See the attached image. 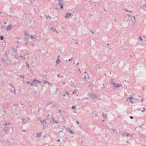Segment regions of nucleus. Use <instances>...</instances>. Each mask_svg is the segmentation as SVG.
<instances>
[{"mask_svg":"<svg viewBox=\"0 0 146 146\" xmlns=\"http://www.w3.org/2000/svg\"><path fill=\"white\" fill-rule=\"evenodd\" d=\"M27 84H29L30 83V82L28 81H27Z\"/></svg>","mask_w":146,"mask_h":146,"instance_id":"bf43d9fd","label":"nucleus"},{"mask_svg":"<svg viewBox=\"0 0 146 146\" xmlns=\"http://www.w3.org/2000/svg\"><path fill=\"white\" fill-rule=\"evenodd\" d=\"M57 141H58V142L60 141V139H58V140H57Z\"/></svg>","mask_w":146,"mask_h":146,"instance_id":"774afa93","label":"nucleus"},{"mask_svg":"<svg viewBox=\"0 0 146 146\" xmlns=\"http://www.w3.org/2000/svg\"><path fill=\"white\" fill-rule=\"evenodd\" d=\"M50 29L51 31L55 32L56 34H58V32L56 29V28L54 27H51L50 28Z\"/></svg>","mask_w":146,"mask_h":146,"instance_id":"39448f33","label":"nucleus"},{"mask_svg":"<svg viewBox=\"0 0 146 146\" xmlns=\"http://www.w3.org/2000/svg\"><path fill=\"white\" fill-rule=\"evenodd\" d=\"M10 124H11L10 123H5L3 125L5 126L3 129L5 132H6L8 131L9 130V127H8V125H10Z\"/></svg>","mask_w":146,"mask_h":146,"instance_id":"f257e3e1","label":"nucleus"},{"mask_svg":"<svg viewBox=\"0 0 146 146\" xmlns=\"http://www.w3.org/2000/svg\"><path fill=\"white\" fill-rule=\"evenodd\" d=\"M66 130L68 131H69L70 130V128H68L66 129Z\"/></svg>","mask_w":146,"mask_h":146,"instance_id":"c03bdc74","label":"nucleus"},{"mask_svg":"<svg viewBox=\"0 0 146 146\" xmlns=\"http://www.w3.org/2000/svg\"><path fill=\"white\" fill-rule=\"evenodd\" d=\"M113 86V88L114 89L115 88H118L121 87V84H115V85H114Z\"/></svg>","mask_w":146,"mask_h":146,"instance_id":"0eeeda50","label":"nucleus"},{"mask_svg":"<svg viewBox=\"0 0 146 146\" xmlns=\"http://www.w3.org/2000/svg\"><path fill=\"white\" fill-rule=\"evenodd\" d=\"M48 84L50 86H52V83H50V82H48Z\"/></svg>","mask_w":146,"mask_h":146,"instance_id":"37998d69","label":"nucleus"},{"mask_svg":"<svg viewBox=\"0 0 146 146\" xmlns=\"http://www.w3.org/2000/svg\"><path fill=\"white\" fill-rule=\"evenodd\" d=\"M139 39L142 42L143 40L141 36H139Z\"/></svg>","mask_w":146,"mask_h":146,"instance_id":"e433bc0d","label":"nucleus"},{"mask_svg":"<svg viewBox=\"0 0 146 146\" xmlns=\"http://www.w3.org/2000/svg\"><path fill=\"white\" fill-rule=\"evenodd\" d=\"M14 90H10V92L12 93H13L15 94H16V89L15 88V89H14Z\"/></svg>","mask_w":146,"mask_h":146,"instance_id":"f3484780","label":"nucleus"},{"mask_svg":"<svg viewBox=\"0 0 146 146\" xmlns=\"http://www.w3.org/2000/svg\"><path fill=\"white\" fill-rule=\"evenodd\" d=\"M21 59L22 60L25 59V56H21Z\"/></svg>","mask_w":146,"mask_h":146,"instance_id":"bb28decb","label":"nucleus"},{"mask_svg":"<svg viewBox=\"0 0 146 146\" xmlns=\"http://www.w3.org/2000/svg\"><path fill=\"white\" fill-rule=\"evenodd\" d=\"M48 18H49L50 19L51 18V17L50 16H46V19H47V20L48 19Z\"/></svg>","mask_w":146,"mask_h":146,"instance_id":"7c9ffc66","label":"nucleus"},{"mask_svg":"<svg viewBox=\"0 0 146 146\" xmlns=\"http://www.w3.org/2000/svg\"><path fill=\"white\" fill-rule=\"evenodd\" d=\"M79 63H76V65H79Z\"/></svg>","mask_w":146,"mask_h":146,"instance_id":"338daca9","label":"nucleus"},{"mask_svg":"<svg viewBox=\"0 0 146 146\" xmlns=\"http://www.w3.org/2000/svg\"><path fill=\"white\" fill-rule=\"evenodd\" d=\"M125 10L127 12H132V11L131 10V11H129L128 10H127V9H125Z\"/></svg>","mask_w":146,"mask_h":146,"instance_id":"c9c22d12","label":"nucleus"},{"mask_svg":"<svg viewBox=\"0 0 146 146\" xmlns=\"http://www.w3.org/2000/svg\"><path fill=\"white\" fill-rule=\"evenodd\" d=\"M43 83L44 84H45L48 83V82L47 81L44 80L43 81Z\"/></svg>","mask_w":146,"mask_h":146,"instance_id":"f704fd0d","label":"nucleus"},{"mask_svg":"<svg viewBox=\"0 0 146 146\" xmlns=\"http://www.w3.org/2000/svg\"><path fill=\"white\" fill-rule=\"evenodd\" d=\"M0 38L1 40H3L4 39V37L3 36H0Z\"/></svg>","mask_w":146,"mask_h":146,"instance_id":"393cba45","label":"nucleus"},{"mask_svg":"<svg viewBox=\"0 0 146 146\" xmlns=\"http://www.w3.org/2000/svg\"><path fill=\"white\" fill-rule=\"evenodd\" d=\"M125 136L132 137H133V135L129 133L126 132V134H125Z\"/></svg>","mask_w":146,"mask_h":146,"instance_id":"f8f14e48","label":"nucleus"},{"mask_svg":"<svg viewBox=\"0 0 146 146\" xmlns=\"http://www.w3.org/2000/svg\"><path fill=\"white\" fill-rule=\"evenodd\" d=\"M69 131L70 133L72 134H73L74 132L73 131H72L71 130H70Z\"/></svg>","mask_w":146,"mask_h":146,"instance_id":"c756f323","label":"nucleus"},{"mask_svg":"<svg viewBox=\"0 0 146 146\" xmlns=\"http://www.w3.org/2000/svg\"><path fill=\"white\" fill-rule=\"evenodd\" d=\"M36 81H37V80L36 79H34L32 82L31 84L30 85L31 86H36Z\"/></svg>","mask_w":146,"mask_h":146,"instance_id":"20e7f679","label":"nucleus"},{"mask_svg":"<svg viewBox=\"0 0 146 146\" xmlns=\"http://www.w3.org/2000/svg\"><path fill=\"white\" fill-rule=\"evenodd\" d=\"M58 111H59V113H62V111H61V110H58Z\"/></svg>","mask_w":146,"mask_h":146,"instance_id":"de8ad7c7","label":"nucleus"},{"mask_svg":"<svg viewBox=\"0 0 146 146\" xmlns=\"http://www.w3.org/2000/svg\"><path fill=\"white\" fill-rule=\"evenodd\" d=\"M25 76V75H20V76L22 78H23Z\"/></svg>","mask_w":146,"mask_h":146,"instance_id":"4c0bfd02","label":"nucleus"},{"mask_svg":"<svg viewBox=\"0 0 146 146\" xmlns=\"http://www.w3.org/2000/svg\"><path fill=\"white\" fill-rule=\"evenodd\" d=\"M6 63L7 64V65L8 66L9 65L10 62H6Z\"/></svg>","mask_w":146,"mask_h":146,"instance_id":"79ce46f5","label":"nucleus"},{"mask_svg":"<svg viewBox=\"0 0 146 146\" xmlns=\"http://www.w3.org/2000/svg\"><path fill=\"white\" fill-rule=\"evenodd\" d=\"M77 91H78L77 90H75L74 91L72 92V94H74L75 93H76L77 92Z\"/></svg>","mask_w":146,"mask_h":146,"instance_id":"cd10ccee","label":"nucleus"},{"mask_svg":"<svg viewBox=\"0 0 146 146\" xmlns=\"http://www.w3.org/2000/svg\"><path fill=\"white\" fill-rule=\"evenodd\" d=\"M25 34L26 36H27L28 37H29V35L27 33H25Z\"/></svg>","mask_w":146,"mask_h":146,"instance_id":"72a5a7b5","label":"nucleus"},{"mask_svg":"<svg viewBox=\"0 0 146 146\" xmlns=\"http://www.w3.org/2000/svg\"><path fill=\"white\" fill-rule=\"evenodd\" d=\"M3 112L5 113L6 112V110H4L3 111Z\"/></svg>","mask_w":146,"mask_h":146,"instance_id":"052dcab7","label":"nucleus"},{"mask_svg":"<svg viewBox=\"0 0 146 146\" xmlns=\"http://www.w3.org/2000/svg\"><path fill=\"white\" fill-rule=\"evenodd\" d=\"M76 123L78 124H79V122L78 121H76Z\"/></svg>","mask_w":146,"mask_h":146,"instance_id":"6e6d98bb","label":"nucleus"},{"mask_svg":"<svg viewBox=\"0 0 146 146\" xmlns=\"http://www.w3.org/2000/svg\"><path fill=\"white\" fill-rule=\"evenodd\" d=\"M107 86V85L106 84H103V88L104 89L106 88V87Z\"/></svg>","mask_w":146,"mask_h":146,"instance_id":"2f4dec72","label":"nucleus"},{"mask_svg":"<svg viewBox=\"0 0 146 146\" xmlns=\"http://www.w3.org/2000/svg\"><path fill=\"white\" fill-rule=\"evenodd\" d=\"M135 23H133V24H132V27H133L135 25Z\"/></svg>","mask_w":146,"mask_h":146,"instance_id":"8fccbe9b","label":"nucleus"},{"mask_svg":"<svg viewBox=\"0 0 146 146\" xmlns=\"http://www.w3.org/2000/svg\"><path fill=\"white\" fill-rule=\"evenodd\" d=\"M62 84L64 85L65 84V82H63Z\"/></svg>","mask_w":146,"mask_h":146,"instance_id":"4d7b16f0","label":"nucleus"},{"mask_svg":"<svg viewBox=\"0 0 146 146\" xmlns=\"http://www.w3.org/2000/svg\"><path fill=\"white\" fill-rule=\"evenodd\" d=\"M135 99V98H134L133 97H130L127 98V99L126 100L129 101L130 102H131V104H133V102H132V100Z\"/></svg>","mask_w":146,"mask_h":146,"instance_id":"423d86ee","label":"nucleus"},{"mask_svg":"<svg viewBox=\"0 0 146 146\" xmlns=\"http://www.w3.org/2000/svg\"><path fill=\"white\" fill-rule=\"evenodd\" d=\"M98 69H100L101 68V67L100 66H98Z\"/></svg>","mask_w":146,"mask_h":146,"instance_id":"3c124183","label":"nucleus"},{"mask_svg":"<svg viewBox=\"0 0 146 146\" xmlns=\"http://www.w3.org/2000/svg\"><path fill=\"white\" fill-rule=\"evenodd\" d=\"M31 2V3H32L33 2V0H29Z\"/></svg>","mask_w":146,"mask_h":146,"instance_id":"e2e57ef3","label":"nucleus"},{"mask_svg":"<svg viewBox=\"0 0 146 146\" xmlns=\"http://www.w3.org/2000/svg\"><path fill=\"white\" fill-rule=\"evenodd\" d=\"M13 106L17 108L18 106V105L17 104H14Z\"/></svg>","mask_w":146,"mask_h":146,"instance_id":"b1692460","label":"nucleus"},{"mask_svg":"<svg viewBox=\"0 0 146 146\" xmlns=\"http://www.w3.org/2000/svg\"><path fill=\"white\" fill-rule=\"evenodd\" d=\"M59 120L58 119H57L56 121H55L54 122H53V123H57L59 122Z\"/></svg>","mask_w":146,"mask_h":146,"instance_id":"a878e982","label":"nucleus"},{"mask_svg":"<svg viewBox=\"0 0 146 146\" xmlns=\"http://www.w3.org/2000/svg\"><path fill=\"white\" fill-rule=\"evenodd\" d=\"M12 26L11 25H10L7 26L6 28V30L9 31L11 30L12 28Z\"/></svg>","mask_w":146,"mask_h":146,"instance_id":"9d476101","label":"nucleus"},{"mask_svg":"<svg viewBox=\"0 0 146 146\" xmlns=\"http://www.w3.org/2000/svg\"><path fill=\"white\" fill-rule=\"evenodd\" d=\"M40 122L42 124H44V123H46V121L44 120H40Z\"/></svg>","mask_w":146,"mask_h":146,"instance_id":"4be33fe9","label":"nucleus"},{"mask_svg":"<svg viewBox=\"0 0 146 146\" xmlns=\"http://www.w3.org/2000/svg\"><path fill=\"white\" fill-rule=\"evenodd\" d=\"M130 117V119H132L133 118V117L131 116Z\"/></svg>","mask_w":146,"mask_h":146,"instance_id":"5fc2aeb1","label":"nucleus"},{"mask_svg":"<svg viewBox=\"0 0 146 146\" xmlns=\"http://www.w3.org/2000/svg\"><path fill=\"white\" fill-rule=\"evenodd\" d=\"M111 83L113 86L114 85H115V83L114 82L113 79H111Z\"/></svg>","mask_w":146,"mask_h":146,"instance_id":"a211bd4d","label":"nucleus"},{"mask_svg":"<svg viewBox=\"0 0 146 146\" xmlns=\"http://www.w3.org/2000/svg\"><path fill=\"white\" fill-rule=\"evenodd\" d=\"M72 15L71 13H66V15L65 16V17L66 18H67L68 17H70L71 15Z\"/></svg>","mask_w":146,"mask_h":146,"instance_id":"ddd939ff","label":"nucleus"},{"mask_svg":"<svg viewBox=\"0 0 146 146\" xmlns=\"http://www.w3.org/2000/svg\"><path fill=\"white\" fill-rule=\"evenodd\" d=\"M66 95H67L68 96H69V94H68V93L66 91Z\"/></svg>","mask_w":146,"mask_h":146,"instance_id":"09e8293b","label":"nucleus"},{"mask_svg":"<svg viewBox=\"0 0 146 146\" xmlns=\"http://www.w3.org/2000/svg\"><path fill=\"white\" fill-rule=\"evenodd\" d=\"M127 16L129 18H130L132 16L131 15H129L127 14Z\"/></svg>","mask_w":146,"mask_h":146,"instance_id":"58836bf2","label":"nucleus"},{"mask_svg":"<svg viewBox=\"0 0 146 146\" xmlns=\"http://www.w3.org/2000/svg\"><path fill=\"white\" fill-rule=\"evenodd\" d=\"M36 83H41V82L40 81H39L37 80V81H36Z\"/></svg>","mask_w":146,"mask_h":146,"instance_id":"a19ab883","label":"nucleus"},{"mask_svg":"<svg viewBox=\"0 0 146 146\" xmlns=\"http://www.w3.org/2000/svg\"><path fill=\"white\" fill-rule=\"evenodd\" d=\"M13 51H15V52H16L17 50L15 48H13Z\"/></svg>","mask_w":146,"mask_h":146,"instance_id":"a18cd8bd","label":"nucleus"},{"mask_svg":"<svg viewBox=\"0 0 146 146\" xmlns=\"http://www.w3.org/2000/svg\"><path fill=\"white\" fill-rule=\"evenodd\" d=\"M143 110L141 111L142 112H143L145 110V108H143Z\"/></svg>","mask_w":146,"mask_h":146,"instance_id":"ea45409f","label":"nucleus"},{"mask_svg":"<svg viewBox=\"0 0 146 146\" xmlns=\"http://www.w3.org/2000/svg\"><path fill=\"white\" fill-rule=\"evenodd\" d=\"M116 130L115 129H110L109 132L112 134H114L116 132Z\"/></svg>","mask_w":146,"mask_h":146,"instance_id":"1a4fd4ad","label":"nucleus"},{"mask_svg":"<svg viewBox=\"0 0 146 146\" xmlns=\"http://www.w3.org/2000/svg\"><path fill=\"white\" fill-rule=\"evenodd\" d=\"M9 85L13 89H15V87L14 86L11 84V83H9Z\"/></svg>","mask_w":146,"mask_h":146,"instance_id":"5701e85b","label":"nucleus"},{"mask_svg":"<svg viewBox=\"0 0 146 146\" xmlns=\"http://www.w3.org/2000/svg\"><path fill=\"white\" fill-rule=\"evenodd\" d=\"M4 60H4V59H2V60H1V61H2V62H4Z\"/></svg>","mask_w":146,"mask_h":146,"instance_id":"13d9d810","label":"nucleus"},{"mask_svg":"<svg viewBox=\"0 0 146 146\" xmlns=\"http://www.w3.org/2000/svg\"><path fill=\"white\" fill-rule=\"evenodd\" d=\"M143 99H142L141 101V102H142L143 101Z\"/></svg>","mask_w":146,"mask_h":146,"instance_id":"680f3d73","label":"nucleus"},{"mask_svg":"<svg viewBox=\"0 0 146 146\" xmlns=\"http://www.w3.org/2000/svg\"><path fill=\"white\" fill-rule=\"evenodd\" d=\"M29 120L28 119H22V123L24 124L26 123Z\"/></svg>","mask_w":146,"mask_h":146,"instance_id":"6e6552de","label":"nucleus"},{"mask_svg":"<svg viewBox=\"0 0 146 146\" xmlns=\"http://www.w3.org/2000/svg\"><path fill=\"white\" fill-rule=\"evenodd\" d=\"M129 19L131 20L134 22H135V19L134 16H132L131 17L129 18Z\"/></svg>","mask_w":146,"mask_h":146,"instance_id":"dca6fc26","label":"nucleus"},{"mask_svg":"<svg viewBox=\"0 0 146 146\" xmlns=\"http://www.w3.org/2000/svg\"><path fill=\"white\" fill-rule=\"evenodd\" d=\"M89 96L91 98L94 100L97 98V96L96 94L94 93H90Z\"/></svg>","mask_w":146,"mask_h":146,"instance_id":"f03ea898","label":"nucleus"},{"mask_svg":"<svg viewBox=\"0 0 146 146\" xmlns=\"http://www.w3.org/2000/svg\"><path fill=\"white\" fill-rule=\"evenodd\" d=\"M24 38L26 41H28V37H27V36H25V37Z\"/></svg>","mask_w":146,"mask_h":146,"instance_id":"c85d7f7f","label":"nucleus"},{"mask_svg":"<svg viewBox=\"0 0 146 146\" xmlns=\"http://www.w3.org/2000/svg\"><path fill=\"white\" fill-rule=\"evenodd\" d=\"M41 133H38L37 134L36 137H40L41 136Z\"/></svg>","mask_w":146,"mask_h":146,"instance_id":"aec40b11","label":"nucleus"},{"mask_svg":"<svg viewBox=\"0 0 146 146\" xmlns=\"http://www.w3.org/2000/svg\"><path fill=\"white\" fill-rule=\"evenodd\" d=\"M58 5L60 6V8L61 9L63 8V0H58Z\"/></svg>","mask_w":146,"mask_h":146,"instance_id":"7ed1b4c3","label":"nucleus"},{"mask_svg":"<svg viewBox=\"0 0 146 146\" xmlns=\"http://www.w3.org/2000/svg\"><path fill=\"white\" fill-rule=\"evenodd\" d=\"M84 78L85 80H87L90 79V78L89 76V75L87 74L86 75H85L84 76Z\"/></svg>","mask_w":146,"mask_h":146,"instance_id":"9b49d317","label":"nucleus"},{"mask_svg":"<svg viewBox=\"0 0 146 146\" xmlns=\"http://www.w3.org/2000/svg\"><path fill=\"white\" fill-rule=\"evenodd\" d=\"M91 33H92V34H94V32L93 31H91Z\"/></svg>","mask_w":146,"mask_h":146,"instance_id":"603ef678","label":"nucleus"},{"mask_svg":"<svg viewBox=\"0 0 146 146\" xmlns=\"http://www.w3.org/2000/svg\"><path fill=\"white\" fill-rule=\"evenodd\" d=\"M71 108L72 109H75L76 108V107L75 106H72Z\"/></svg>","mask_w":146,"mask_h":146,"instance_id":"473e14b6","label":"nucleus"},{"mask_svg":"<svg viewBox=\"0 0 146 146\" xmlns=\"http://www.w3.org/2000/svg\"><path fill=\"white\" fill-rule=\"evenodd\" d=\"M36 35L33 36V35H31V38L32 39H36Z\"/></svg>","mask_w":146,"mask_h":146,"instance_id":"412c9836","label":"nucleus"},{"mask_svg":"<svg viewBox=\"0 0 146 146\" xmlns=\"http://www.w3.org/2000/svg\"><path fill=\"white\" fill-rule=\"evenodd\" d=\"M126 132L123 131L120 132L121 134L122 135V136L124 137L125 136V134H126Z\"/></svg>","mask_w":146,"mask_h":146,"instance_id":"4468645a","label":"nucleus"},{"mask_svg":"<svg viewBox=\"0 0 146 146\" xmlns=\"http://www.w3.org/2000/svg\"><path fill=\"white\" fill-rule=\"evenodd\" d=\"M71 60V59H68V61H70Z\"/></svg>","mask_w":146,"mask_h":146,"instance_id":"0e129e2a","label":"nucleus"},{"mask_svg":"<svg viewBox=\"0 0 146 146\" xmlns=\"http://www.w3.org/2000/svg\"><path fill=\"white\" fill-rule=\"evenodd\" d=\"M61 62L60 61V60L58 58L56 61V65L58 64H59Z\"/></svg>","mask_w":146,"mask_h":146,"instance_id":"2eb2a0df","label":"nucleus"},{"mask_svg":"<svg viewBox=\"0 0 146 146\" xmlns=\"http://www.w3.org/2000/svg\"><path fill=\"white\" fill-rule=\"evenodd\" d=\"M115 22H117V21H118V20H117V19H115Z\"/></svg>","mask_w":146,"mask_h":146,"instance_id":"49530a36","label":"nucleus"},{"mask_svg":"<svg viewBox=\"0 0 146 146\" xmlns=\"http://www.w3.org/2000/svg\"><path fill=\"white\" fill-rule=\"evenodd\" d=\"M102 116L105 119H106L107 117V115L106 114L104 113H102Z\"/></svg>","mask_w":146,"mask_h":146,"instance_id":"6ab92c4d","label":"nucleus"},{"mask_svg":"<svg viewBox=\"0 0 146 146\" xmlns=\"http://www.w3.org/2000/svg\"><path fill=\"white\" fill-rule=\"evenodd\" d=\"M52 120L54 122V118L53 117L52 118Z\"/></svg>","mask_w":146,"mask_h":146,"instance_id":"864d4df0","label":"nucleus"},{"mask_svg":"<svg viewBox=\"0 0 146 146\" xmlns=\"http://www.w3.org/2000/svg\"><path fill=\"white\" fill-rule=\"evenodd\" d=\"M146 6V4H145V5H143V7H145V6Z\"/></svg>","mask_w":146,"mask_h":146,"instance_id":"69168bd1","label":"nucleus"}]
</instances>
